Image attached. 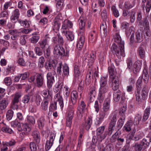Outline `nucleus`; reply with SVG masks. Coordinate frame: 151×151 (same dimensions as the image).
Instances as JSON below:
<instances>
[{"label": "nucleus", "instance_id": "6", "mask_svg": "<svg viewBox=\"0 0 151 151\" xmlns=\"http://www.w3.org/2000/svg\"><path fill=\"white\" fill-rule=\"evenodd\" d=\"M95 52H91L90 54L86 53L84 57V61L87 63L88 65L90 66H92L96 58Z\"/></svg>", "mask_w": 151, "mask_h": 151}, {"label": "nucleus", "instance_id": "24", "mask_svg": "<svg viewBox=\"0 0 151 151\" xmlns=\"http://www.w3.org/2000/svg\"><path fill=\"white\" fill-rule=\"evenodd\" d=\"M0 127H1L2 131L5 133L12 134L13 132V131L12 129L6 126L3 122L0 123Z\"/></svg>", "mask_w": 151, "mask_h": 151}, {"label": "nucleus", "instance_id": "51", "mask_svg": "<svg viewBox=\"0 0 151 151\" xmlns=\"http://www.w3.org/2000/svg\"><path fill=\"white\" fill-rule=\"evenodd\" d=\"M132 125V124L131 122H127L123 127V130L127 132L130 131L131 129V127Z\"/></svg>", "mask_w": 151, "mask_h": 151}, {"label": "nucleus", "instance_id": "14", "mask_svg": "<svg viewBox=\"0 0 151 151\" xmlns=\"http://www.w3.org/2000/svg\"><path fill=\"white\" fill-rule=\"evenodd\" d=\"M74 111H68V115L66 118V125L70 127L72 122V119L74 117Z\"/></svg>", "mask_w": 151, "mask_h": 151}, {"label": "nucleus", "instance_id": "7", "mask_svg": "<svg viewBox=\"0 0 151 151\" xmlns=\"http://www.w3.org/2000/svg\"><path fill=\"white\" fill-rule=\"evenodd\" d=\"M86 105L83 101H81L78 103L77 109L78 114L81 117L86 114Z\"/></svg>", "mask_w": 151, "mask_h": 151}, {"label": "nucleus", "instance_id": "34", "mask_svg": "<svg viewBox=\"0 0 151 151\" xmlns=\"http://www.w3.org/2000/svg\"><path fill=\"white\" fill-rule=\"evenodd\" d=\"M114 41L118 43L119 45H124V43L123 41H122V39L119 34L118 33L115 34L114 36Z\"/></svg>", "mask_w": 151, "mask_h": 151}, {"label": "nucleus", "instance_id": "31", "mask_svg": "<svg viewBox=\"0 0 151 151\" xmlns=\"http://www.w3.org/2000/svg\"><path fill=\"white\" fill-rule=\"evenodd\" d=\"M108 71L109 75V77L116 76V73L113 64H111L109 66L108 68Z\"/></svg>", "mask_w": 151, "mask_h": 151}, {"label": "nucleus", "instance_id": "11", "mask_svg": "<svg viewBox=\"0 0 151 151\" xmlns=\"http://www.w3.org/2000/svg\"><path fill=\"white\" fill-rule=\"evenodd\" d=\"M143 4L141 7L143 11L145 10V7L146 12L147 13L149 12L151 8V0H142Z\"/></svg>", "mask_w": 151, "mask_h": 151}, {"label": "nucleus", "instance_id": "36", "mask_svg": "<svg viewBox=\"0 0 151 151\" xmlns=\"http://www.w3.org/2000/svg\"><path fill=\"white\" fill-rule=\"evenodd\" d=\"M150 107L149 106L145 110L142 119V121L144 122L145 121L148 119L150 114Z\"/></svg>", "mask_w": 151, "mask_h": 151}, {"label": "nucleus", "instance_id": "60", "mask_svg": "<svg viewBox=\"0 0 151 151\" xmlns=\"http://www.w3.org/2000/svg\"><path fill=\"white\" fill-rule=\"evenodd\" d=\"M142 116L139 114H137L134 118V125H137L139 124V121L141 120Z\"/></svg>", "mask_w": 151, "mask_h": 151}, {"label": "nucleus", "instance_id": "50", "mask_svg": "<svg viewBox=\"0 0 151 151\" xmlns=\"http://www.w3.org/2000/svg\"><path fill=\"white\" fill-rule=\"evenodd\" d=\"M63 73L64 75L68 76L69 75V68L68 66L65 64L63 67Z\"/></svg>", "mask_w": 151, "mask_h": 151}, {"label": "nucleus", "instance_id": "33", "mask_svg": "<svg viewBox=\"0 0 151 151\" xmlns=\"http://www.w3.org/2000/svg\"><path fill=\"white\" fill-rule=\"evenodd\" d=\"M145 52L144 48L141 46L139 47L137 50V54L139 57L142 59L145 58Z\"/></svg>", "mask_w": 151, "mask_h": 151}, {"label": "nucleus", "instance_id": "16", "mask_svg": "<svg viewBox=\"0 0 151 151\" xmlns=\"http://www.w3.org/2000/svg\"><path fill=\"white\" fill-rule=\"evenodd\" d=\"M85 41V34L81 35L79 37L77 43L76 47L77 49L79 50H81L82 48Z\"/></svg>", "mask_w": 151, "mask_h": 151}, {"label": "nucleus", "instance_id": "64", "mask_svg": "<svg viewBox=\"0 0 151 151\" xmlns=\"http://www.w3.org/2000/svg\"><path fill=\"white\" fill-rule=\"evenodd\" d=\"M29 148L31 151H36L37 150V147L34 142H31L29 144Z\"/></svg>", "mask_w": 151, "mask_h": 151}, {"label": "nucleus", "instance_id": "29", "mask_svg": "<svg viewBox=\"0 0 151 151\" xmlns=\"http://www.w3.org/2000/svg\"><path fill=\"white\" fill-rule=\"evenodd\" d=\"M139 24L143 26L144 29L150 28V24L148 19L145 17L143 19V20L139 22Z\"/></svg>", "mask_w": 151, "mask_h": 151}, {"label": "nucleus", "instance_id": "37", "mask_svg": "<svg viewBox=\"0 0 151 151\" xmlns=\"http://www.w3.org/2000/svg\"><path fill=\"white\" fill-rule=\"evenodd\" d=\"M63 86V82L61 81H59L58 82L57 84L55 86V88L54 89V92H57L59 91L60 92L62 90Z\"/></svg>", "mask_w": 151, "mask_h": 151}, {"label": "nucleus", "instance_id": "17", "mask_svg": "<svg viewBox=\"0 0 151 151\" xmlns=\"http://www.w3.org/2000/svg\"><path fill=\"white\" fill-rule=\"evenodd\" d=\"M92 122V117L88 116L85 122L82 123L81 126L85 128L87 130H88L91 127Z\"/></svg>", "mask_w": 151, "mask_h": 151}, {"label": "nucleus", "instance_id": "28", "mask_svg": "<svg viewBox=\"0 0 151 151\" xmlns=\"http://www.w3.org/2000/svg\"><path fill=\"white\" fill-rule=\"evenodd\" d=\"M111 100L110 98H107L105 100L103 104L102 110L108 111L109 110Z\"/></svg>", "mask_w": 151, "mask_h": 151}, {"label": "nucleus", "instance_id": "25", "mask_svg": "<svg viewBox=\"0 0 151 151\" xmlns=\"http://www.w3.org/2000/svg\"><path fill=\"white\" fill-rule=\"evenodd\" d=\"M9 102L8 99L4 98L0 101V110L3 111L7 107Z\"/></svg>", "mask_w": 151, "mask_h": 151}, {"label": "nucleus", "instance_id": "32", "mask_svg": "<svg viewBox=\"0 0 151 151\" xmlns=\"http://www.w3.org/2000/svg\"><path fill=\"white\" fill-rule=\"evenodd\" d=\"M141 77H142V78L144 81L145 83H147L148 82L149 77L147 69L145 68L143 70L142 76Z\"/></svg>", "mask_w": 151, "mask_h": 151}, {"label": "nucleus", "instance_id": "9", "mask_svg": "<svg viewBox=\"0 0 151 151\" xmlns=\"http://www.w3.org/2000/svg\"><path fill=\"white\" fill-rule=\"evenodd\" d=\"M55 136V134L51 132L50 135L49 140L47 141L45 145V149L46 151H47L50 149L53 144Z\"/></svg>", "mask_w": 151, "mask_h": 151}, {"label": "nucleus", "instance_id": "2", "mask_svg": "<svg viewBox=\"0 0 151 151\" xmlns=\"http://www.w3.org/2000/svg\"><path fill=\"white\" fill-rule=\"evenodd\" d=\"M111 52L115 54L119 58H120L122 56L124 57L125 53L124 50V45H120L118 46L115 44L113 43L111 48Z\"/></svg>", "mask_w": 151, "mask_h": 151}, {"label": "nucleus", "instance_id": "45", "mask_svg": "<svg viewBox=\"0 0 151 151\" xmlns=\"http://www.w3.org/2000/svg\"><path fill=\"white\" fill-rule=\"evenodd\" d=\"M70 93L69 88L67 86H65L64 88V95L66 102L68 101V97Z\"/></svg>", "mask_w": 151, "mask_h": 151}, {"label": "nucleus", "instance_id": "23", "mask_svg": "<svg viewBox=\"0 0 151 151\" xmlns=\"http://www.w3.org/2000/svg\"><path fill=\"white\" fill-rule=\"evenodd\" d=\"M81 67V64L79 63H76L74 65V77L76 79L78 78V77L80 75V69Z\"/></svg>", "mask_w": 151, "mask_h": 151}, {"label": "nucleus", "instance_id": "20", "mask_svg": "<svg viewBox=\"0 0 151 151\" xmlns=\"http://www.w3.org/2000/svg\"><path fill=\"white\" fill-rule=\"evenodd\" d=\"M41 94L44 98L43 99L50 100L52 98V93L48 89L44 90L41 92Z\"/></svg>", "mask_w": 151, "mask_h": 151}, {"label": "nucleus", "instance_id": "44", "mask_svg": "<svg viewBox=\"0 0 151 151\" xmlns=\"http://www.w3.org/2000/svg\"><path fill=\"white\" fill-rule=\"evenodd\" d=\"M111 9L114 16L116 18L118 17L119 16V13L116 6L114 5L112 6L111 7Z\"/></svg>", "mask_w": 151, "mask_h": 151}, {"label": "nucleus", "instance_id": "35", "mask_svg": "<svg viewBox=\"0 0 151 151\" xmlns=\"http://www.w3.org/2000/svg\"><path fill=\"white\" fill-rule=\"evenodd\" d=\"M151 142V138L149 137H146L143 139L141 142V143L144 147H147Z\"/></svg>", "mask_w": 151, "mask_h": 151}, {"label": "nucleus", "instance_id": "22", "mask_svg": "<svg viewBox=\"0 0 151 151\" xmlns=\"http://www.w3.org/2000/svg\"><path fill=\"white\" fill-rule=\"evenodd\" d=\"M32 135L35 142L37 144L39 143L40 140V134L39 132L37 130H34L32 132Z\"/></svg>", "mask_w": 151, "mask_h": 151}, {"label": "nucleus", "instance_id": "63", "mask_svg": "<svg viewBox=\"0 0 151 151\" xmlns=\"http://www.w3.org/2000/svg\"><path fill=\"white\" fill-rule=\"evenodd\" d=\"M39 38L40 37L38 35L33 36L30 38L31 42L32 43H36L38 42Z\"/></svg>", "mask_w": 151, "mask_h": 151}, {"label": "nucleus", "instance_id": "18", "mask_svg": "<svg viewBox=\"0 0 151 151\" xmlns=\"http://www.w3.org/2000/svg\"><path fill=\"white\" fill-rule=\"evenodd\" d=\"M52 41L55 44L57 43L59 45H63L64 41L62 36L59 34H57L56 36L52 38Z\"/></svg>", "mask_w": 151, "mask_h": 151}, {"label": "nucleus", "instance_id": "12", "mask_svg": "<svg viewBox=\"0 0 151 151\" xmlns=\"http://www.w3.org/2000/svg\"><path fill=\"white\" fill-rule=\"evenodd\" d=\"M37 86L38 88L41 87L44 84V78L42 74L36 73L35 74Z\"/></svg>", "mask_w": 151, "mask_h": 151}, {"label": "nucleus", "instance_id": "53", "mask_svg": "<svg viewBox=\"0 0 151 151\" xmlns=\"http://www.w3.org/2000/svg\"><path fill=\"white\" fill-rule=\"evenodd\" d=\"M45 123L44 119L42 117H41L38 121V126L40 129H42L44 127Z\"/></svg>", "mask_w": 151, "mask_h": 151}, {"label": "nucleus", "instance_id": "27", "mask_svg": "<svg viewBox=\"0 0 151 151\" xmlns=\"http://www.w3.org/2000/svg\"><path fill=\"white\" fill-rule=\"evenodd\" d=\"M142 32L141 30H138L135 34L134 42L139 43L141 42L143 40Z\"/></svg>", "mask_w": 151, "mask_h": 151}, {"label": "nucleus", "instance_id": "49", "mask_svg": "<svg viewBox=\"0 0 151 151\" xmlns=\"http://www.w3.org/2000/svg\"><path fill=\"white\" fill-rule=\"evenodd\" d=\"M107 77H101L100 79L99 83L100 86H108L107 85Z\"/></svg>", "mask_w": 151, "mask_h": 151}, {"label": "nucleus", "instance_id": "61", "mask_svg": "<svg viewBox=\"0 0 151 151\" xmlns=\"http://www.w3.org/2000/svg\"><path fill=\"white\" fill-rule=\"evenodd\" d=\"M39 44L40 47L43 49L47 45V41L46 39H45L39 42Z\"/></svg>", "mask_w": 151, "mask_h": 151}, {"label": "nucleus", "instance_id": "38", "mask_svg": "<svg viewBox=\"0 0 151 151\" xmlns=\"http://www.w3.org/2000/svg\"><path fill=\"white\" fill-rule=\"evenodd\" d=\"M61 22L59 20L57 21L56 20H54L53 23V29L56 32L59 30Z\"/></svg>", "mask_w": 151, "mask_h": 151}, {"label": "nucleus", "instance_id": "41", "mask_svg": "<svg viewBox=\"0 0 151 151\" xmlns=\"http://www.w3.org/2000/svg\"><path fill=\"white\" fill-rule=\"evenodd\" d=\"M50 100L43 99L41 104V107L42 109L44 111H46L48 109V105Z\"/></svg>", "mask_w": 151, "mask_h": 151}, {"label": "nucleus", "instance_id": "5", "mask_svg": "<svg viewBox=\"0 0 151 151\" xmlns=\"http://www.w3.org/2000/svg\"><path fill=\"white\" fill-rule=\"evenodd\" d=\"M116 121V117L115 114H112L110 116V122L108 128V135H111L115 129Z\"/></svg>", "mask_w": 151, "mask_h": 151}, {"label": "nucleus", "instance_id": "26", "mask_svg": "<svg viewBox=\"0 0 151 151\" xmlns=\"http://www.w3.org/2000/svg\"><path fill=\"white\" fill-rule=\"evenodd\" d=\"M107 112L102 109L100 111L98 117L99 120L97 121V124H99L101 123L105 116L107 114Z\"/></svg>", "mask_w": 151, "mask_h": 151}, {"label": "nucleus", "instance_id": "59", "mask_svg": "<svg viewBox=\"0 0 151 151\" xmlns=\"http://www.w3.org/2000/svg\"><path fill=\"white\" fill-rule=\"evenodd\" d=\"M105 97V95L104 93L99 92L97 99L99 101L100 103H101L103 102L104 99Z\"/></svg>", "mask_w": 151, "mask_h": 151}, {"label": "nucleus", "instance_id": "8", "mask_svg": "<svg viewBox=\"0 0 151 151\" xmlns=\"http://www.w3.org/2000/svg\"><path fill=\"white\" fill-rule=\"evenodd\" d=\"M113 98L114 101L116 102L118 101L121 99V102H124L125 99L124 94L123 93L119 91L114 92L113 93Z\"/></svg>", "mask_w": 151, "mask_h": 151}, {"label": "nucleus", "instance_id": "46", "mask_svg": "<svg viewBox=\"0 0 151 151\" xmlns=\"http://www.w3.org/2000/svg\"><path fill=\"white\" fill-rule=\"evenodd\" d=\"M68 40L70 41H73L74 39V35L72 32L69 31L64 33Z\"/></svg>", "mask_w": 151, "mask_h": 151}, {"label": "nucleus", "instance_id": "3", "mask_svg": "<svg viewBox=\"0 0 151 151\" xmlns=\"http://www.w3.org/2000/svg\"><path fill=\"white\" fill-rule=\"evenodd\" d=\"M101 15L103 21L105 22L102 23L100 26V32L101 34H103L104 36H106L107 34V26L105 21L108 17L106 9H104L101 11Z\"/></svg>", "mask_w": 151, "mask_h": 151}, {"label": "nucleus", "instance_id": "1", "mask_svg": "<svg viewBox=\"0 0 151 151\" xmlns=\"http://www.w3.org/2000/svg\"><path fill=\"white\" fill-rule=\"evenodd\" d=\"M105 127L104 126H102L98 128L96 131V137H93V138L92 141L93 142H101L106 137L108 134V132L104 131Z\"/></svg>", "mask_w": 151, "mask_h": 151}, {"label": "nucleus", "instance_id": "47", "mask_svg": "<svg viewBox=\"0 0 151 151\" xmlns=\"http://www.w3.org/2000/svg\"><path fill=\"white\" fill-rule=\"evenodd\" d=\"M109 84L117 83H119L118 77L117 76L110 77H109Z\"/></svg>", "mask_w": 151, "mask_h": 151}, {"label": "nucleus", "instance_id": "48", "mask_svg": "<svg viewBox=\"0 0 151 151\" xmlns=\"http://www.w3.org/2000/svg\"><path fill=\"white\" fill-rule=\"evenodd\" d=\"M129 13L128 16H129L130 22L132 23L134 22L135 19L136 12L134 10H131Z\"/></svg>", "mask_w": 151, "mask_h": 151}, {"label": "nucleus", "instance_id": "52", "mask_svg": "<svg viewBox=\"0 0 151 151\" xmlns=\"http://www.w3.org/2000/svg\"><path fill=\"white\" fill-rule=\"evenodd\" d=\"M13 114L14 112L11 109L8 110L6 114V119L8 121L11 119L13 116Z\"/></svg>", "mask_w": 151, "mask_h": 151}, {"label": "nucleus", "instance_id": "55", "mask_svg": "<svg viewBox=\"0 0 151 151\" xmlns=\"http://www.w3.org/2000/svg\"><path fill=\"white\" fill-rule=\"evenodd\" d=\"M133 147H134L135 151H141L142 150L143 146L141 143H135Z\"/></svg>", "mask_w": 151, "mask_h": 151}, {"label": "nucleus", "instance_id": "56", "mask_svg": "<svg viewBox=\"0 0 151 151\" xmlns=\"http://www.w3.org/2000/svg\"><path fill=\"white\" fill-rule=\"evenodd\" d=\"M57 104L56 101H54L53 103L50 104L49 107V111H52L56 110L57 109Z\"/></svg>", "mask_w": 151, "mask_h": 151}, {"label": "nucleus", "instance_id": "43", "mask_svg": "<svg viewBox=\"0 0 151 151\" xmlns=\"http://www.w3.org/2000/svg\"><path fill=\"white\" fill-rule=\"evenodd\" d=\"M22 95V93L20 92L15 93L14 95V98L12 101L18 103L19 101V99L21 97Z\"/></svg>", "mask_w": 151, "mask_h": 151}, {"label": "nucleus", "instance_id": "57", "mask_svg": "<svg viewBox=\"0 0 151 151\" xmlns=\"http://www.w3.org/2000/svg\"><path fill=\"white\" fill-rule=\"evenodd\" d=\"M56 75V73L55 70H52L51 72H48L47 75V78L50 79H54V76Z\"/></svg>", "mask_w": 151, "mask_h": 151}, {"label": "nucleus", "instance_id": "30", "mask_svg": "<svg viewBox=\"0 0 151 151\" xmlns=\"http://www.w3.org/2000/svg\"><path fill=\"white\" fill-rule=\"evenodd\" d=\"M142 63L140 61H137L133 65V71L134 73L139 72L141 69Z\"/></svg>", "mask_w": 151, "mask_h": 151}, {"label": "nucleus", "instance_id": "58", "mask_svg": "<svg viewBox=\"0 0 151 151\" xmlns=\"http://www.w3.org/2000/svg\"><path fill=\"white\" fill-rule=\"evenodd\" d=\"M21 129H22V130H24L26 132H28L31 130L30 127L27 124H23L22 127V128H21Z\"/></svg>", "mask_w": 151, "mask_h": 151}, {"label": "nucleus", "instance_id": "19", "mask_svg": "<svg viewBox=\"0 0 151 151\" xmlns=\"http://www.w3.org/2000/svg\"><path fill=\"white\" fill-rule=\"evenodd\" d=\"M9 33L12 36L11 38L12 40H16L18 39L19 37V34L21 32H19L16 29H10L8 31Z\"/></svg>", "mask_w": 151, "mask_h": 151}, {"label": "nucleus", "instance_id": "42", "mask_svg": "<svg viewBox=\"0 0 151 151\" xmlns=\"http://www.w3.org/2000/svg\"><path fill=\"white\" fill-rule=\"evenodd\" d=\"M79 22V28L80 29V33H83L85 29V22L82 20L81 17H80L78 20Z\"/></svg>", "mask_w": 151, "mask_h": 151}, {"label": "nucleus", "instance_id": "10", "mask_svg": "<svg viewBox=\"0 0 151 151\" xmlns=\"http://www.w3.org/2000/svg\"><path fill=\"white\" fill-rule=\"evenodd\" d=\"M73 24L70 21L68 20H64L63 23L61 31L62 33H65L68 31L69 28H71Z\"/></svg>", "mask_w": 151, "mask_h": 151}, {"label": "nucleus", "instance_id": "21", "mask_svg": "<svg viewBox=\"0 0 151 151\" xmlns=\"http://www.w3.org/2000/svg\"><path fill=\"white\" fill-rule=\"evenodd\" d=\"M57 61L52 60L49 61L45 63V68L47 70L50 71L54 67L57 66Z\"/></svg>", "mask_w": 151, "mask_h": 151}, {"label": "nucleus", "instance_id": "54", "mask_svg": "<svg viewBox=\"0 0 151 151\" xmlns=\"http://www.w3.org/2000/svg\"><path fill=\"white\" fill-rule=\"evenodd\" d=\"M108 86H100L99 92L105 94L108 91Z\"/></svg>", "mask_w": 151, "mask_h": 151}, {"label": "nucleus", "instance_id": "15", "mask_svg": "<svg viewBox=\"0 0 151 151\" xmlns=\"http://www.w3.org/2000/svg\"><path fill=\"white\" fill-rule=\"evenodd\" d=\"M41 100L40 96L37 94L34 97L31 98V101L33 106L36 107L40 105Z\"/></svg>", "mask_w": 151, "mask_h": 151}, {"label": "nucleus", "instance_id": "13", "mask_svg": "<svg viewBox=\"0 0 151 151\" xmlns=\"http://www.w3.org/2000/svg\"><path fill=\"white\" fill-rule=\"evenodd\" d=\"M20 15L19 10L18 9H15L12 12L10 17V20L13 23H16L19 18Z\"/></svg>", "mask_w": 151, "mask_h": 151}, {"label": "nucleus", "instance_id": "4", "mask_svg": "<svg viewBox=\"0 0 151 151\" xmlns=\"http://www.w3.org/2000/svg\"><path fill=\"white\" fill-rule=\"evenodd\" d=\"M53 53L55 55L60 56H68L69 51L66 50L65 51L63 47L59 45H56L54 47Z\"/></svg>", "mask_w": 151, "mask_h": 151}, {"label": "nucleus", "instance_id": "62", "mask_svg": "<svg viewBox=\"0 0 151 151\" xmlns=\"http://www.w3.org/2000/svg\"><path fill=\"white\" fill-rule=\"evenodd\" d=\"M118 133L117 132H116L114 134H113L110 138V142L111 143L115 142L117 140L118 137Z\"/></svg>", "mask_w": 151, "mask_h": 151}, {"label": "nucleus", "instance_id": "40", "mask_svg": "<svg viewBox=\"0 0 151 151\" xmlns=\"http://www.w3.org/2000/svg\"><path fill=\"white\" fill-rule=\"evenodd\" d=\"M135 5V3L134 1L132 2L126 1L124 3V6L125 9L129 10L134 7Z\"/></svg>", "mask_w": 151, "mask_h": 151}, {"label": "nucleus", "instance_id": "39", "mask_svg": "<svg viewBox=\"0 0 151 151\" xmlns=\"http://www.w3.org/2000/svg\"><path fill=\"white\" fill-rule=\"evenodd\" d=\"M89 72L87 73L86 76L85 83L87 85H89L91 82V76H92L93 75V72L91 70L90 71V69H89Z\"/></svg>", "mask_w": 151, "mask_h": 151}]
</instances>
